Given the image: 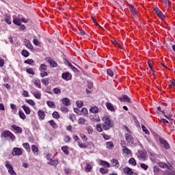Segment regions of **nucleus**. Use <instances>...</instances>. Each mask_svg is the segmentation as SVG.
<instances>
[{
	"mask_svg": "<svg viewBox=\"0 0 175 175\" xmlns=\"http://www.w3.org/2000/svg\"><path fill=\"white\" fill-rule=\"evenodd\" d=\"M18 114H19L20 118H21L22 120H25L26 118L25 113H24L23 112H21V111H19Z\"/></svg>",
	"mask_w": 175,
	"mask_h": 175,
	"instance_id": "42",
	"label": "nucleus"
},
{
	"mask_svg": "<svg viewBox=\"0 0 175 175\" xmlns=\"http://www.w3.org/2000/svg\"><path fill=\"white\" fill-rule=\"evenodd\" d=\"M33 63V59H28L25 61V64H28L29 65H32Z\"/></svg>",
	"mask_w": 175,
	"mask_h": 175,
	"instance_id": "50",
	"label": "nucleus"
},
{
	"mask_svg": "<svg viewBox=\"0 0 175 175\" xmlns=\"http://www.w3.org/2000/svg\"><path fill=\"white\" fill-rule=\"evenodd\" d=\"M96 129L98 132H103V129L102 128V124H98L96 125Z\"/></svg>",
	"mask_w": 175,
	"mask_h": 175,
	"instance_id": "43",
	"label": "nucleus"
},
{
	"mask_svg": "<svg viewBox=\"0 0 175 175\" xmlns=\"http://www.w3.org/2000/svg\"><path fill=\"white\" fill-rule=\"evenodd\" d=\"M62 150L66 155H69V148L68 146H63L62 147Z\"/></svg>",
	"mask_w": 175,
	"mask_h": 175,
	"instance_id": "23",
	"label": "nucleus"
},
{
	"mask_svg": "<svg viewBox=\"0 0 175 175\" xmlns=\"http://www.w3.org/2000/svg\"><path fill=\"white\" fill-rule=\"evenodd\" d=\"M60 109H61V111H62L63 113H68V107H62Z\"/></svg>",
	"mask_w": 175,
	"mask_h": 175,
	"instance_id": "57",
	"label": "nucleus"
},
{
	"mask_svg": "<svg viewBox=\"0 0 175 175\" xmlns=\"http://www.w3.org/2000/svg\"><path fill=\"white\" fill-rule=\"evenodd\" d=\"M40 72H42V70H47V66H46V64H41L40 67Z\"/></svg>",
	"mask_w": 175,
	"mask_h": 175,
	"instance_id": "39",
	"label": "nucleus"
},
{
	"mask_svg": "<svg viewBox=\"0 0 175 175\" xmlns=\"http://www.w3.org/2000/svg\"><path fill=\"white\" fill-rule=\"evenodd\" d=\"M41 83H42V84H44V85H49V84L50 83V82H49V80H47L46 79H41Z\"/></svg>",
	"mask_w": 175,
	"mask_h": 175,
	"instance_id": "45",
	"label": "nucleus"
},
{
	"mask_svg": "<svg viewBox=\"0 0 175 175\" xmlns=\"http://www.w3.org/2000/svg\"><path fill=\"white\" fill-rule=\"evenodd\" d=\"M12 155L14 157L15 156L20 157V155H23V149L20 148H14L12 150Z\"/></svg>",
	"mask_w": 175,
	"mask_h": 175,
	"instance_id": "4",
	"label": "nucleus"
},
{
	"mask_svg": "<svg viewBox=\"0 0 175 175\" xmlns=\"http://www.w3.org/2000/svg\"><path fill=\"white\" fill-rule=\"evenodd\" d=\"M113 163L115 164V166L116 167H118L120 166V163L118 162V160H113Z\"/></svg>",
	"mask_w": 175,
	"mask_h": 175,
	"instance_id": "61",
	"label": "nucleus"
},
{
	"mask_svg": "<svg viewBox=\"0 0 175 175\" xmlns=\"http://www.w3.org/2000/svg\"><path fill=\"white\" fill-rule=\"evenodd\" d=\"M25 102L26 103H28L29 105H30V106H35V103L33 102V100H28V99H26L25 100Z\"/></svg>",
	"mask_w": 175,
	"mask_h": 175,
	"instance_id": "37",
	"label": "nucleus"
},
{
	"mask_svg": "<svg viewBox=\"0 0 175 175\" xmlns=\"http://www.w3.org/2000/svg\"><path fill=\"white\" fill-rule=\"evenodd\" d=\"M90 121H93V122H99L100 121V118L98 115H91L90 116Z\"/></svg>",
	"mask_w": 175,
	"mask_h": 175,
	"instance_id": "6",
	"label": "nucleus"
},
{
	"mask_svg": "<svg viewBox=\"0 0 175 175\" xmlns=\"http://www.w3.org/2000/svg\"><path fill=\"white\" fill-rule=\"evenodd\" d=\"M54 94H61V90H59V88H55L53 90Z\"/></svg>",
	"mask_w": 175,
	"mask_h": 175,
	"instance_id": "52",
	"label": "nucleus"
},
{
	"mask_svg": "<svg viewBox=\"0 0 175 175\" xmlns=\"http://www.w3.org/2000/svg\"><path fill=\"white\" fill-rule=\"evenodd\" d=\"M79 146L80 147V148H87V145L84 144H81L80 142H79Z\"/></svg>",
	"mask_w": 175,
	"mask_h": 175,
	"instance_id": "62",
	"label": "nucleus"
},
{
	"mask_svg": "<svg viewBox=\"0 0 175 175\" xmlns=\"http://www.w3.org/2000/svg\"><path fill=\"white\" fill-rule=\"evenodd\" d=\"M114 148V144L111 142H107V150H113Z\"/></svg>",
	"mask_w": 175,
	"mask_h": 175,
	"instance_id": "20",
	"label": "nucleus"
},
{
	"mask_svg": "<svg viewBox=\"0 0 175 175\" xmlns=\"http://www.w3.org/2000/svg\"><path fill=\"white\" fill-rule=\"evenodd\" d=\"M58 163V160H51L49 163V165H52V166H57V164Z\"/></svg>",
	"mask_w": 175,
	"mask_h": 175,
	"instance_id": "30",
	"label": "nucleus"
},
{
	"mask_svg": "<svg viewBox=\"0 0 175 175\" xmlns=\"http://www.w3.org/2000/svg\"><path fill=\"white\" fill-rule=\"evenodd\" d=\"M159 140H160L161 144H163L165 150H169V148H170V145L169 144V143H167V142H166V140H165L163 138H160Z\"/></svg>",
	"mask_w": 175,
	"mask_h": 175,
	"instance_id": "5",
	"label": "nucleus"
},
{
	"mask_svg": "<svg viewBox=\"0 0 175 175\" xmlns=\"http://www.w3.org/2000/svg\"><path fill=\"white\" fill-rule=\"evenodd\" d=\"M49 63L50 64L51 66H53V68H56L57 66V62H55L52 59H49Z\"/></svg>",
	"mask_w": 175,
	"mask_h": 175,
	"instance_id": "28",
	"label": "nucleus"
},
{
	"mask_svg": "<svg viewBox=\"0 0 175 175\" xmlns=\"http://www.w3.org/2000/svg\"><path fill=\"white\" fill-rule=\"evenodd\" d=\"M69 118H70V120H71V121H72V122H75V121H76V116H75V114H70L69 115Z\"/></svg>",
	"mask_w": 175,
	"mask_h": 175,
	"instance_id": "51",
	"label": "nucleus"
},
{
	"mask_svg": "<svg viewBox=\"0 0 175 175\" xmlns=\"http://www.w3.org/2000/svg\"><path fill=\"white\" fill-rule=\"evenodd\" d=\"M62 79L68 81L72 79V75L69 72H64L62 74Z\"/></svg>",
	"mask_w": 175,
	"mask_h": 175,
	"instance_id": "11",
	"label": "nucleus"
},
{
	"mask_svg": "<svg viewBox=\"0 0 175 175\" xmlns=\"http://www.w3.org/2000/svg\"><path fill=\"white\" fill-rule=\"evenodd\" d=\"M107 109H108L110 111H113V113L116 111V107L113 104L110 103H106Z\"/></svg>",
	"mask_w": 175,
	"mask_h": 175,
	"instance_id": "10",
	"label": "nucleus"
},
{
	"mask_svg": "<svg viewBox=\"0 0 175 175\" xmlns=\"http://www.w3.org/2000/svg\"><path fill=\"white\" fill-rule=\"evenodd\" d=\"M50 125H51V126H53V128H55V122H54V120H51L49 121Z\"/></svg>",
	"mask_w": 175,
	"mask_h": 175,
	"instance_id": "60",
	"label": "nucleus"
},
{
	"mask_svg": "<svg viewBox=\"0 0 175 175\" xmlns=\"http://www.w3.org/2000/svg\"><path fill=\"white\" fill-rule=\"evenodd\" d=\"M120 102H128V103H131V98H129L128 96L124 95L122 97L119 98Z\"/></svg>",
	"mask_w": 175,
	"mask_h": 175,
	"instance_id": "12",
	"label": "nucleus"
},
{
	"mask_svg": "<svg viewBox=\"0 0 175 175\" xmlns=\"http://www.w3.org/2000/svg\"><path fill=\"white\" fill-rule=\"evenodd\" d=\"M103 128L104 131H109L110 128H112L113 126L114 123L113 122V120L110 118V117L105 116L103 118Z\"/></svg>",
	"mask_w": 175,
	"mask_h": 175,
	"instance_id": "1",
	"label": "nucleus"
},
{
	"mask_svg": "<svg viewBox=\"0 0 175 175\" xmlns=\"http://www.w3.org/2000/svg\"><path fill=\"white\" fill-rule=\"evenodd\" d=\"M47 105L49 107H51V109H55V103L53 101H47Z\"/></svg>",
	"mask_w": 175,
	"mask_h": 175,
	"instance_id": "29",
	"label": "nucleus"
},
{
	"mask_svg": "<svg viewBox=\"0 0 175 175\" xmlns=\"http://www.w3.org/2000/svg\"><path fill=\"white\" fill-rule=\"evenodd\" d=\"M140 167H142V169H144V170H147V169H148V165L144 163L140 164Z\"/></svg>",
	"mask_w": 175,
	"mask_h": 175,
	"instance_id": "54",
	"label": "nucleus"
},
{
	"mask_svg": "<svg viewBox=\"0 0 175 175\" xmlns=\"http://www.w3.org/2000/svg\"><path fill=\"white\" fill-rule=\"evenodd\" d=\"M34 84L36 85V87H38V88H41L40 81L39 79H35Z\"/></svg>",
	"mask_w": 175,
	"mask_h": 175,
	"instance_id": "40",
	"label": "nucleus"
},
{
	"mask_svg": "<svg viewBox=\"0 0 175 175\" xmlns=\"http://www.w3.org/2000/svg\"><path fill=\"white\" fill-rule=\"evenodd\" d=\"M62 102L63 103V105H64L65 106H70V99L68 98H64L62 100Z\"/></svg>",
	"mask_w": 175,
	"mask_h": 175,
	"instance_id": "15",
	"label": "nucleus"
},
{
	"mask_svg": "<svg viewBox=\"0 0 175 175\" xmlns=\"http://www.w3.org/2000/svg\"><path fill=\"white\" fill-rule=\"evenodd\" d=\"M38 114L40 120H43L44 117H46V114L44 113V111H43V110H39Z\"/></svg>",
	"mask_w": 175,
	"mask_h": 175,
	"instance_id": "17",
	"label": "nucleus"
},
{
	"mask_svg": "<svg viewBox=\"0 0 175 175\" xmlns=\"http://www.w3.org/2000/svg\"><path fill=\"white\" fill-rule=\"evenodd\" d=\"M33 43L35 44V46H39V44H40V42L37 39H33Z\"/></svg>",
	"mask_w": 175,
	"mask_h": 175,
	"instance_id": "58",
	"label": "nucleus"
},
{
	"mask_svg": "<svg viewBox=\"0 0 175 175\" xmlns=\"http://www.w3.org/2000/svg\"><path fill=\"white\" fill-rule=\"evenodd\" d=\"M123 171L124 172L125 174L133 175V171L132 170V169H131L128 167H124Z\"/></svg>",
	"mask_w": 175,
	"mask_h": 175,
	"instance_id": "14",
	"label": "nucleus"
},
{
	"mask_svg": "<svg viewBox=\"0 0 175 175\" xmlns=\"http://www.w3.org/2000/svg\"><path fill=\"white\" fill-rule=\"evenodd\" d=\"M74 111L77 114H79V115L81 114V111L80 109H79L78 108H75Z\"/></svg>",
	"mask_w": 175,
	"mask_h": 175,
	"instance_id": "63",
	"label": "nucleus"
},
{
	"mask_svg": "<svg viewBox=\"0 0 175 175\" xmlns=\"http://www.w3.org/2000/svg\"><path fill=\"white\" fill-rule=\"evenodd\" d=\"M169 86L170 87H175V80H170Z\"/></svg>",
	"mask_w": 175,
	"mask_h": 175,
	"instance_id": "59",
	"label": "nucleus"
},
{
	"mask_svg": "<svg viewBox=\"0 0 175 175\" xmlns=\"http://www.w3.org/2000/svg\"><path fill=\"white\" fill-rule=\"evenodd\" d=\"M23 148H25L26 150V151H27V152H31V148L29 147V144L24 143L23 144Z\"/></svg>",
	"mask_w": 175,
	"mask_h": 175,
	"instance_id": "21",
	"label": "nucleus"
},
{
	"mask_svg": "<svg viewBox=\"0 0 175 175\" xmlns=\"http://www.w3.org/2000/svg\"><path fill=\"white\" fill-rule=\"evenodd\" d=\"M21 54L23 55V57H29V52H28L27 50H23Z\"/></svg>",
	"mask_w": 175,
	"mask_h": 175,
	"instance_id": "33",
	"label": "nucleus"
},
{
	"mask_svg": "<svg viewBox=\"0 0 175 175\" xmlns=\"http://www.w3.org/2000/svg\"><path fill=\"white\" fill-rule=\"evenodd\" d=\"M129 163H130V165H133V166H136V160L133 158H131L129 161Z\"/></svg>",
	"mask_w": 175,
	"mask_h": 175,
	"instance_id": "35",
	"label": "nucleus"
},
{
	"mask_svg": "<svg viewBox=\"0 0 175 175\" xmlns=\"http://www.w3.org/2000/svg\"><path fill=\"white\" fill-rule=\"evenodd\" d=\"M1 137H10L12 141L16 139V136H14L12 132L8 130H5L1 134Z\"/></svg>",
	"mask_w": 175,
	"mask_h": 175,
	"instance_id": "2",
	"label": "nucleus"
},
{
	"mask_svg": "<svg viewBox=\"0 0 175 175\" xmlns=\"http://www.w3.org/2000/svg\"><path fill=\"white\" fill-rule=\"evenodd\" d=\"M76 103L77 107H79V109H81V107H83V100H77Z\"/></svg>",
	"mask_w": 175,
	"mask_h": 175,
	"instance_id": "48",
	"label": "nucleus"
},
{
	"mask_svg": "<svg viewBox=\"0 0 175 175\" xmlns=\"http://www.w3.org/2000/svg\"><path fill=\"white\" fill-rule=\"evenodd\" d=\"M31 150L35 155H38V152H39V148L36 147V145H32Z\"/></svg>",
	"mask_w": 175,
	"mask_h": 175,
	"instance_id": "18",
	"label": "nucleus"
},
{
	"mask_svg": "<svg viewBox=\"0 0 175 175\" xmlns=\"http://www.w3.org/2000/svg\"><path fill=\"white\" fill-rule=\"evenodd\" d=\"M53 118H59V114H58V112L54 111L52 114Z\"/></svg>",
	"mask_w": 175,
	"mask_h": 175,
	"instance_id": "55",
	"label": "nucleus"
},
{
	"mask_svg": "<svg viewBox=\"0 0 175 175\" xmlns=\"http://www.w3.org/2000/svg\"><path fill=\"white\" fill-rule=\"evenodd\" d=\"M86 131H88V133L89 135H92V127L91 126H88L85 127Z\"/></svg>",
	"mask_w": 175,
	"mask_h": 175,
	"instance_id": "31",
	"label": "nucleus"
},
{
	"mask_svg": "<svg viewBox=\"0 0 175 175\" xmlns=\"http://www.w3.org/2000/svg\"><path fill=\"white\" fill-rule=\"evenodd\" d=\"M121 146L122 147V151L124 152V154H126L127 155H129L131 154V150H129V148H128L126 146H124V144H122V143H121Z\"/></svg>",
	"mask_w": 175,
	"mask_h": 175,
	"instance_id": "13",
	"label": "nucleus"
},
{
	"mask_svg": "<svg viewBox=\"0 0 175 175\" xmlns=\"http://www.w3.org/2000/svg\"><path fill=\"white\" fill-rule=\"evenodd\" d=\"M25 46L27 47L29 50H33V46H32V44H31V41L28 39H25L24 40Z\"/></svg>",
	"mask_w": 175,
	"mask_h": 175,
	"instance_id": "9",
	"label": "nucleus"
},
{
	"mask_svg": "<svg viewBox=\"0 0 175 175\" xmlns=\"http://www.w3.org/2000/svg\"><path fill=\"white\" fill-rule=\"evenodd\" d=\"M165 8H169L172 5V2L170 1V0H165Z\"/></svg>",
	"mask_w": 175,
	"mask_h": 175,
	"instance_id": "56",
	"label": "nucleus"
},
{
	"mask_svg": "<svg viewBox=\"0 0 175 175\" xmlns=\"http://www.w3.org/2000/svg\"><path fill=\"white\" fill-rule=\"evenodd\" d=\"M85 170L88 172H91V170L92 169V166L90 165V163H86Z\"/></svg>",
	"mask_w": 175,
	"mask_h": 175,
	"instance_id": "41",
	"label": "nucleus"
},
{
	"mask_svg": "<svg viewBox=\"0 0 175 175\" xmlns=\"http://www.w3.org/2000/svg\"><path fill=\"white\" fill-rule=\"evenodd\" d=\"M107 73L109 76H110L111 77H113L114 76V72H113V70H111V69H108L107 70Z\"/></svg>",
	"mask_w": 175,
	"mask_h": 175,
	"instance_id": "49",
	"label": "nucleus"
},
{
	"mask_svg": "<svg viewBox=\"0 0 175 175\" xmlns=\"http://www.w3.org/2000/svg\"><path fill=\"white\" fill-rule=\"evenodd\" d=\"M81 113H83L84 116H87L88 114V110H87V108H82Z\"/></svg>",
	"mask_w": 175,
	"mask_h": 175,
	"instance_id": "53",
	"label": "nucleus"
},
{
	"mask_svg": "<svg viewBox=\"0 0 175 175\" xmlns=\"http://www.w3.org/2000/svg\"><path fill=\"white\" fill-rule=\"evenodd\" d=\"M67 65H68V66H69V68H70V69H72V70H73V72H77V68H76V67L73 66V65H72L71 62H67Z\"/></svg>",
	"mask_w": 175,
	"mask_h": 175,
	"instance_id": "26",
	"label": "nucleus"
},
{
	"mask_svg": "<svg viewBox=\"0 0 175 175\" xmlns=\"http://www.w3.org/2000/svg\"><path fill=\"white\" fill-rule=\"evenodd\" d=\"M26 72L29 75H32L33 76L35 75V72H33V69H32V68L26 69Z\"/></svg>",
	"mask_w": 175,
	"mask_h": 175,
	"instance_id": "38",
	"label": "nucleus"
},
{
	"mask_svg": "<svg viewBox=\"0 0 175 175\" xmlns=\"http://www.w3.org/2000/svg\"><path fill=\"white\" fill-rule=\"evenodd\" d=\"M108 172H109V170L105 169L104 167L100 168V173H101L102 174H106Z\"/></svg>",
	"mask_w": 175,
	"mask_h": 175,
	"instance_id": "32",
	"label": "nucleus"
},
{
	"mask_svg": "<svg viewBox=\"0 0 175 175\" xmlns=\"http://www.w3.org/2000/svg\"><path fill=\"white\" fill-rule=\"evenodd\" d=\"M5 167L8 169V172L11 175H16V172L13 170V167L12 166V164H10V162L6 161L5 164Z\"/></svg>",
	"mask_w": 175,
	"mask_h": 175,
	"instance_id": "3",
	"label": "nucleus"
},
{
	"mask_svg": "<svg viewBox=\"0 0 175 175\" xmlns=\"http://www.w3.org/2000/svg\"><path fill=\"white\" fill-rule=\"evenodd\" d=\"M125 139L129 144H133V137L129 133L125 135Z\"/></svg>",
	"mask_w": 175,
	"mask_h": 175,
	"instance_id": "8",
	"label": "nucleus"
},
{
	"mask_svg": "<svg viewBox=\"0 0 175 175\" xmlns=\"http://www.w3.org/2000/svg\"><path fill=\"white\" fill-rule=\"evenodd\" d=\"M90 111H91V113H93L94 114H96V113L99 112V108H98L97 107H93L90 109Z\"/></svg>",
	"mask_w": 175,
	"mask_h": 175,
	"instance_id": "24",
	"label": "nucleus"
},
{
	"mask_svg": "<svg viewBox=\"0 0 175 175\" xmlns=\"http://www.w3.org/2000/svg\"><path fill=\"white\" fill-rule=\"evenodd\" d=\"M12 128L16 131V133H21L23 132V129L17 125L14 124L12 126Z\"/></svg>",
	"mask_w": 175,
	"mask_h": 175,
	"instance_id": "16",
	"label": "nucleus"
},
{
	"mask_svg": "<svg viewBox=\"0 0 175 175\" xmlns=\"http://www.w3.org/2000/svg\"><path fill=\"white\" fill-rule=\"evenodd\" d=\"M142 131L143 132H144V133H146V135H148L150 133V131H148V130L147 129V128H146V126L142 125Z\"/></svg>",
	"mask_w": 175,
	"mask_h": 175,
	"instance_id": "46",
	"label": "nucleus"
},
{
	"mask_svg": "<svg viewBox=\"0 0 175 175\" xmlns=\"http://www.w3.org/2000/svg\"><path fill=\"white\" fill-rule=\"evenodd\" d=\"M100 165L101 166H105V167H110V163H109L107 161L101 160L100 161Z\"/></svg>",
	"mask_w": 175,
	"mask_h": 175,
	"instance_id": "19",
	"label": "nucleus"
},
{
	"mask_svg": "<svg viewBox=\"0 0 175 175\" xmlns=\"http://www.w3.org/2000/svg\"><path fill=\"white\" fill-rule=\"evenodd\" d=\"M86 121L87 120L84 118H80L78 120V124H79V125H84V124H85Z\"/></svg>",
	"mask_w": 175,
	"mask_h": 175,
	"instance_id": "27",
	"label": "nucleus"
},
{
	"mask_svg": "<svg viewBox=\"0 0 175 175\" xmlns=\"http://www.w3.org/2000/svg\"><path fill=\"white\" fill-rule=\"evenodd\" d=\"M162 113H163V116L165 117V118H167L170 121H172L173 120L172 118V115H166V113H165V111H162Z\"/></svg>",
	"mask_w": 175,
	"mask_h": 175,
	"instance_id": "36",
	"label": "nucleus"
},
{
	"mask_svg": "<svg viewBox=\"0 0 175 175\" xmlns=\"http://www.w3.org/2000/svg\"><path fill=\"white\" fill-rule=\"evenodd\" d=\"M130 10H131L132 14H134V15L136 14V13L137 12V10H136V8L135 7L131 6Z\"/></svg>",
	"mask_w": 175,
	"mask_h": 175,
	"instance_id": "44",
	"label": "nucleus"
},
{
	"mask_svg": "<svg viewBox=\"0 0 175 175\" xmlns=\"http://www.w3.org/2000/svg\"><path fill=\"white\" fill-rule=\"evenodd\" d=\"M13 23L16 25H21V20L20 18H14Z\"/></svg>",
	"mask_w": 175,
	"mask_h": 175,
	"instance_id": "25",
	"label": "nucleus"
},
{
	"mask_svg": "<svg viewBox=\"0 0 175 175\" xmlns=\"http://www.w3.org/2000/svg\"><path fill=\"white\" fill-rule=\"evenodd\" d=\"M33 95L34 97L36 98V99H40L41 94H40V92H37L36 93H33Z\"/></svg>",
	"mask_w": 175,
	"mask_h": 175,
	"instance_id": "47",
	"label": "nucleus"
},
{
	"mask_svg": "<svg viewBox=\"0 0 175 175\" xmlns=\"http://www.w3.org/2000/svg\"><path fill=\"white\" fill-rule=\"evenodd\" d=\"M40 76L41 77H46V76H49V75L47 74V72H43L40 73Z\"/></svg>",
	"mask_w": 175,
	"mask_h": 175,
	"instance_id": "64",
	"label": "nucleus"
},
{
	"mask_svg": "<svg viewBox=\"0 0 175 175\" xmlns=\"http://www.w3.org/2000/svg\"><path fill=\"white\" fill-rule=\"evenodd\" d=\"M154 12L156 14H157V16L161 18V20H165V15H163V13H162V12H161L160 9L156 8L154 9Z\"/></svg>",
	"mask_w": 175,
	"mask_h": 175,
	"instance_id": "7",
	"label": "nucleus"
},
{
	"mask_svg": "<svg viewBox=\"0 0 175 175\" xmlns=\"http://www.w3.org/2000/svg\"><path fill=\"white\" fill-rule=\"evenodd\" d=\"M5 23H7V24H12V21H10V16L5 15V18H4Z\"/></svg>",
	"mask_w": 175,
	"mask_h": 175,
	"instance_id": "34",
	"label": "nucleus"
},
{
	"mask_svg": "<svg viewBox=\"0 0 175 175\" xmlns=\"http://www.w3.org/2000/svg\"><path fill=\"white\" fill-rule=\"evenodd\" d=\"M22 109H23L25 113H26V114H31V109H29V107L25 106V105H23Z\"/></svg>",
	"mask_w": 175,
	"mask_h": 175,
	"instance_id": "22",
	"label": "nucleus"
}]
</instances>
